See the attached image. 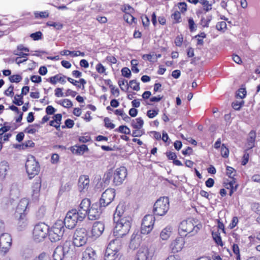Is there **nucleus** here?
I'll return each mask as SVG.
<instances>
[{"instance_id": "338daca9", "label": "nucleus", "mask_w": 260, "mask_h": 260, "mask_svg": "<svg viewBox=\"0 0 260 260\" xmlns=\"http://www.w3.org/2000/svg\"><path fill=\"white\" fill-rule=\"evenodd\" d=\"M30 80L32 82L39 83L41 82L42 78L40 76L32 75L30 77Z\"/></svg>"}, {"instance_id": "6e6d98bb", "label": "nucleus", "mask_w": 260, "mask_h": 260, "mask_svg": "<svg viewBox=\"0 0 260 260\" xmlns=\"http://www.w3.org/2000/svg\"><path fill=\"white\" fill-rule=\"evenodd\" d=\"M216 28L218 30H224L226 28V24L224 21L219 22L217 23Z\"/></svg>"}, {"instance_id": "c756f323", "label": "nucleus", "mask_w": 260, "mask_h": 260, "mask_svg": "<svg viewBox=\"0 0 260 260\" xmlns=\"http://www.w3.org/2000/svg\"><path fill=\"white\" fill-rule=\"evenodd\" d=\"M151 230L152 229H148V230L147 229H135L133 233L137 236H139L140 237L142 238V235L148 234L150 233Z\"/></svg>"}, {"instance_id": "f704fd0d", "label": "nucleus", "mask_w": 260, "mask_h": 260, "mask_svg": "<svg viewBox=\"0 0 260 260\" xmlns=\"http://www.w3.org/2000/svg\"><path fill=\"white\" fill-rule=\"evenodd\" d=\"M23 96L21 94H16L14 98L13 103L17 106H21L23 104Z\"/></svg>"}, {"instance_id": "1a4fd4ad", "label": "nucleus", "mask_w": 260, "mask_h": 260, "mask_svg": "<svg viewBox=\"0 0 260 260\" xmlns=\"http://www.w3.org/2000/svg\"><path fill=\"white\" fill-rule=\"evenodd\" d=\"M153 255L152 250L148 246H142L137 251L134 260H151Z\"/></svg>"}, {"instance_id": "864d4df0", "label": "nucleus", "mask_w": 260, "mask_h": 260, "mask_svg": "<svg viewBox=\"0 0 260 260\" xmlns=\"http://www.w3.org/2000/svg\"><path fill=\"white\" fill-rule=\"evenodd\" d=\"M14 86L11 85L5 91V94L8 96L12 97L14 95Z\"/></svg>"}, {"instance_id": "9b49d317", "label": "nucleus", "mask_w": 260, "mask_h": 260, "mask_svg": "<svg viewBox=\"0 0 260 260\" xmlns=\"http://www.w3.org/2000/svg\"><path fill=\"white\" fill-rule=\"evenodd\" d=\"M113 183L117 186L121 184L127 176V170L124 167H120L116 169L113 173Z\"/></svg>"}, {"instance_id": "052dcab7", "label": "nucleus", "mask_w": 260, "mask_h": 260, "mask_svg": "<svg viewBox=\"0 0 260 260\" xmlns=\"http://www.w3.org/2000/svg\"><path fill=\"white\" fill-rule=\"evenodd\" d=\"M95 68L97 72L100 74L104 73L106 71L105 68L101 63H98L96 66Z\"/></svg>"}, {"instance_id": "ddd939ff", "label": "nucleus", "mask_w": 260, "mask_h": 260, "mask_svg": "<svg viewBox=\"0 0 260 260\" xmlns=\"http://www.w3.org/2000/svg\"><path fill=\"white\" fill-rule=\"evenodd\" d=\"M50 229H34L32 237L37 242L43 241L47 236L48 230Z\"/></svg>"}, {"instance_id": "ea45409f", "label": "nucleus", "mask_w": 260, "mask_h": 260, "mask_svg": "<svg viewBox=\"0 0 260 260\" xmlns=\"http://www.w3.org/2000/svg\"><path fill=\"white\" fill-rule=\"evenodd\" d=\"M90 229L91 230L90 232L91 233V236L95 238H96L99 237L100 236H101L102 235V234L103 233L104 230V229H102V230H101V229Z\"/></svg>"}, {"instance_id": "a211bd4d", "label": "nucleus", "mask_w": 260, "mask_h": 260, "mask_svg": "<svg viewBox=\"0 0 260 260\" xmlns=\"http://www.w3.org/2000/svg\"><path fill=\"white\" fill-rule=\"evenodd\" d=\"M29 50L23 45L20 44L17 46V48L14 51V54L21 57H26L29 55Z\"/></svg>"}, {"instance_id": "0e129e2a", "label": "nucleus", "mask_w": 260, "mask_h": 260, "mask_svg": "<svg viewBox=\"0 0 260 260\" xmlns=\"http://www.w3.org/2000/svg\"><path fill=\"white\" fill-rule=\"evenodd\" d=\"M188 25H189V28L190 29V31H194L196 29H195V27H194L195 23H194L193 18H189L188 19Z\"/></svg>"}, {"instance_id": "20e7f679", "label": "nucleus", "mask_w": 260, "mask_h": 260, "mask_svg": "<svg viewBox=\"0 0 260 260\" xmlns=\"http://www.w3.org/2000/svg\"><path fill=\"white\" fill-rule=\"evenodd\" d=\"M115 197V190L113 188H108L102 194L98 203V208L100 209L101 213L103 209L112 202Z\"/></svg>"}, {"instance_id": "a18cd8bd", "label": "nucleus", "mask_w": 260, "mask_h": 260, "mask_svg": "<svg viewBox=\"0 0 260 260\" xmlns=\"http://www.w3.org/2000/svg\"><path fill=\"white\" fill-rule=\"evenodd\" d=\"M105 126L107 128L113 129L115 127V125L111 122V120L108 117L104 118Z\"/></svg>"}, {"instance_id": "680f3d73", "label": "nucleus", "mask_w": 260, "mask_h": 260, "mask_svg": "<svg viewBox=\"0 0 260 260\" xmlns=\"http://www.w3.org/2000/svg\"><path fill=\"white\" fill-rule=\"evenodd\" d=\"M142 21V24L144 27H147L150 24V20L149 18L146 16L145 15L144 16L141 17Z\"/></svg>"}, {"instance_id": "79ce46f5", "label": "nucleus", "mask_w": 260, "mask_h": 260, "mask_svg": "<svg viewBox=\"0 0 260 260\" xmlns=\"http://www.w3.org/2000/svg\"><path fill=\"white\" fill-rule=\"evenodd\" d=\"M200 3L204 7V10L206 12H208L212 9V5L209 3L207 0H200Z\"/></svg>"}, {"instance_id": "5fc2aeb1", "label": "nucleus", "mask_w": 260, "mask_h": 260, "mask_svg": "<svg viewBox=\"0 0 260 260\" xmlns=\"http://www.w3.org/2000/svg\"><path fill=\"white\" fill-rule=\"evenodd\" d=\"M124 20L128 23L132 24L135 22L136 18L133 16L131 14H125L124 15Z\"/></svg>"}, {"instance_id": "72a5a7b5", "label": "nucleus", "mask_w": 260, "mask_h": 260, "mask_svg": "<svg viewBox=\"0 0 260 260\" xmlns=\"http://www.w3.org/2000/svg\"><path fill=\"white\" fill-rule=\"evenodd\" d=\"M34 16L36 19L47 18L49 17V12L48 11L34 12Z\"/></svg>"}, {"instance_id": "2f4dec72", "label": "nucleus", "mask_w": 260, "mask_h": 260, "mask_svg": "<svg viewBox=\"0 0 260 260\" xmlns=\"http://www.w3.org/2000/svg\"><path fill=\"white\" fill-rule=\"evenodd\" d=\"M114 131L125 135L131 134V131L129 128L126 125H120L118 128L115 129Z\"/></svg>"}, {"instance_id": "a878e982", "label": "nucleus", "mask_w": 260, "mask_h": 260, "mask_svg": "<svg viewBox=\"0 0 260 260\" xmlns=\"http://www.w3.org/2000/svg\"><path fill=\"white\" fill-rule=\"evenodd\" d=\"M66 78L69 82H70L71 83H72L78 88H81L82 86V89H84V85L86 84V81L83 78L80 79L79 81L74 80L70 77H66Z\"/></svg>"}, {"instance_id": "423d86ee", "label": "nucleus", "mask_w": 260, "mask_h": 260, "mask_svg": "<svg viewBox=\"0 0 260 260\" xmlns=\"http://www.w3.org/2000/svg\"><path fill=\"white\" fill-rule=\"evenodd\" d=\"M86 232V229H77L73 237V243L74 246L81 247L86 243L87 240Z\"/></svg>"}, {"instance_id": "6ab92c4d", "label": "nucleus", "mask_w": 260, "mask_h": 260, "mask_svg": "<svg viewBox=\"0 0 260 260\" xmlns=\"http://www.w3.org/2000/svg\"><path fill=\"white\" fill-rule=\"evenodd\" d=\"M41 187V179L40 177L35 179L32 186V196L34 198L39 197Z\"/></svg>"}, {"instance_id": "8fccbe9b", "label": "nucleus", "mask_w": 260, "mask_h": 260, "mask_svg": "<svg viewBox=\"0 0 260 260\" xmlns=\"http://www.w3.org/2000/svg\"><path fill=\"white\" fill-rule=\"evenodd\" d=\"M221 154L222 157L224 158H226L229 156V150L228 148H226L224 144H222L221 148Z\"/></svg>"}, {"instance_id": "4be33fe9", "label": "nucleus", "mask_w": 260, "mask_h": 260, "mask_svg": "<svg viewBox=\"0 0 260 260\" xmlns=\"http://www.w3.org/2000/svg\"><path fill=\"white\" fill-rule=\"evenodd\" d=\"M95 252L91 248H87L83 253L82 260H94Z\"/></svg>"}, {"instance_id": "f3484780", "label": "nucleus", "mask_w": 260, "mask_h": 260, "mask_svg": "<svg viewBox=\"0 0 260 260\" xmlns=\"http://www.w3.org/2000/svg\"><path fill=\"white\" fill-rule=\"evenodd\" d=\"M70 150L73 154L79 155H83L85 152L89 151L87 146L85 144L72 146L70 147Z\"/></svg>"}, {"instance_id": "9d476101", "label": "nucleus", "mask_w": 260, "mask_h": 260, "mask_svg": "<svg viewBox=\"0 0 260 260\" xmlns=\"http://www.w3.org/2000/svg\"><path fill=\"white\" fill-rule=\"evenodd\" d=\"M12 238L11 235L6 233H2L0 237V251L4 254L8 252L12 245Z\"/></svg>"}, {"instance_id": "7ed1b4c3", "label": "nucleus", "mask_w": 260, "mask_h": 260, "mask_svg": "<svg viewBox=\"0 0 260 260\" xmlns=\"http://www.w3.org/2000/svg\"><path fill=\"white\" fill-rule=\"evenodd\" d=\"M169 199L167 197L159 198L153 205V212L157 216L165 215L169 209Z\"/></svg>"}, {"instance_id": "aec40b11", "label": "nucleus", "mask_w": 260, "mask_h": 260, "mask_svg": "<svg viewBox=\"0 0 260 260\" xmlns=\"http://www.w3.org/2000/svg\"><path fill=\"white\" fill-rule=\"evenodd\" d=\"M64 255L65 251L63 246H58L54 251L53 260H63Z\"/></svg>"}, {"instance_id": "393cba45", "label": "nucleus", "mask_w": 260, "mask_h": 260, "mask_svg": "<svg viewBox=\"0 0 260 260\" xmlns=\"http://www.w3.org/2000/svg\"><path fill=\"white\" fill-rule=\"evenodd\" d=\"M53 118V120L50 121V125L58 129L60 126L62 115L61 114H57L54 115Z\"/></svg>"}, {"instance_id": "c03bdc74", "label": "nucleus", "mask_w": 260, "mask_h": 260, "mask_svg": "<svg viewBox=\"0 0 260 260\" xmlns=\"http://www.w3.org/2000/svg\"><path fill=\"white\" fill-rule=\"evenodd\" d=\"M246 95V90L245 88H240L238 89L236 93V98H240L242 99L245 97Z\"/></svg>"}, {"instance_id": "0eeeda50", "label": "nucleus", "mask_w": 260, "mask_h": 260, "mask_svg": "<svg viewBox=\"0 0 260 260\" xmlns=\"http://www.w3.org/2000/svg\"><path fill=\"white\" fill-rule=\"evenodd\" d=\"M25 169L30 179L38 174L40 171V166L34 157L28 159L25 162Z\"/></svg>"}, {"instance_id": "de8ad7c7", "label": "nucleus", "mask_w": 260, "mask_h": 260, "mask_svg": "<svg viewBox=\"0 0 260 260\" xmlns=\"http://www.w3.org/2000/svg\"><path fill=\"white\" fill-rule=\"evenodd\" d=\"M121 74L123 77L127 78H129L132 75L130 70L127 67H124L122 69Z\"/></svg>"}, {"instance_id": "6e6552de", "label": "nucleus", "mask_w": 260, "mask_h": 260, "mask_svg": "<svg viewBox=\"0 0 260 260\" xmlns=\"http://www.w3.org/2000/svg\"><path fill=\"white\" fill-rule=\"evenodd\" d=\"M83 219L80 218V215L76 209H72L66 214V228H75L78 221H81Z\"/></svg>"}, {"instance_id": "69168bd1", "label": "nucleus", "mask_w": 260, "mask_h": 260, "mask_svg": "<svg viewBox=\"0 0 260 260\" xmlns=\"http://www.w3.org/2000/svg\"><path fill=\"white\" fill-rule=\"evenodd\" d=\"M59 156L56 153L52 154L51 158V162L53 164H57L59 161Z\"/></svg>"}, {"instance_id": "39448f33", "label": "nucleus", "mask_w": 260, "mask_h": 260, "mask_svg": "<svg viewBox=\"0 0 260 260\" xmlns=\"http://www.w3.org/2000/svg\"><path fill=\"white\" fill-rule=\"evenodd\" d=\"M118 206L117 207L115 212L113 215V221L116 224L115 228H131L132 219L130 217H121V212L118 210Z\"/></svg>"}, {"instance_id": "e433bc0d", "label": "nucleus", "mask_w": 260, "mask_h": 260, "mask_svg": "<svg viewBox=\"0 0 260 260\" xmlns=\"http://www.w3.org/2000/svg\"><path fill=\"white\" fill-rule=\"evenodd\" d=\"M171 233L170 229H163L160 233V237L162 240H165L169 238Z\"/></svg>"}, {"instance_id": "e2e57ef3", "label": "nucleus", "mask_w": 260, "mask_h": 260, "mask_svg": "<svg viewBox=\"0 0 260 260\" xmlns=\"http://www.w3.org/2000/svg\"><path fill=\"white\" fill-rule=\"evenodd\" d=\"M252 209L257 214L260 215V204L258 203H253L252 205Z\"/></svg>"}, {"instance_id": "473e14b6", "label": "nucleus", "mask_w": 260, "mask_h": 260, "mask_svg": "<svg viewBox=\"0 0 260 260\" xmlns=\"http://www.w3.org/2000/svg\"><path fill=\"white\" fill-rule=\"evenodd\" d=\"M212 19V16L211 15H208L206 19L204 17H202L200 23L204 27H208L209 23Z\"/></svg>"}, {"instance_id": "a19ab883", "label": "nucleus", "mask_w": 260, "mask_h": 260, "mask_svg": "<svg viewBox=\"0 0 260 260\" xmlns=\"http://www.w3.org/2000/svg\"><path fill=\"white\" fill-rule=\"evenodd\" d=\"M128 86L136 91H139L140 89V83L138 82L136 80H131L128 83Z\"/></svg>"}, {"instance_id": "f8f14e48", "label": "nucleus", "mask_w": 260, "mask_h": 260, "mask_svg": "<svg viewBox=\"0 0 260 260\" xmlns=\"http://www.w3.org/2000/svg\"><path fill=\"white\" fill-rule=\"evenodd\" d=\"M47 235L52 242L59 241L62 237L64 230L62 229H50L48 230Z\"/></svg>"}, {"instance_id": "58836bf2", "label": "nucleus", "mask_w": 260, "mask_h": 260, "mask_svg": "<svg viewBox=\"0 0 260 260\" xmlns=\"http://www.w3.org/2000/svg\"><path fill=\"white\" fill-rule=\"evenodd\" d=\"M224 184H224V186L226 188L230 189V191L229 192V195L230 196H232V194H233L234 192L236 191V190L237 189L238 185L236 184L235 186H232V183H227L226 184L225 183H224Z\"/></svg>"}, {"instance_id": "3c124183", "label": "nucleus", "mask_w": 260, "mask_h": 260, "mask_svg": "<svg viewBox=\"0 0 260 260\" xmlns=\"http://www.w3.org/2000/svg\"><path fill=\"white\" fill-rule=\"evenodd\" d=\"M30 37L35 41L39 40L42 39V33L40 31H37L31 34Z\"/></svg>"}, {"instance_id": "b1692460", "label": "nucleus", "mask_w": 260, "mask_h": 260, "mask_svg": "<svg viewBox=\"0 0 260 260\" xmlns=\"http://www.w3.org/2000/svg\"><path fill=\"white\" fill-rule=\"evenodd\" d=\"M256 134L255 132L253 131H251L248 135V137L247 138V145L248 147V149L246 150L252 149L254 147V143L255 140Z\"/></svg>"}, {"instance_id": "7c9ffc66", "label": "nucleus", "mask_w": 260, "mask_h": 260, "mask_svg": "<svg viewBox=\"0 0 260 260\" xmlns=\"http://www.w3.org/2000/svg\"><path fill=\"white\" fill-rule=\"evenodd\" d=\"M64 78L59 74L51 77L49 78V82L52 84H55L58 82H63Z\"/></svg>"}, {"instance_id": "dca6fc26", "label": "nucleus", "mask_w": 260, "mask_h": 260, "mask_svg": "<svg viewBox=\"0 0 260 260\" xmlns=\"http://www.w3.org/2000/svg\"><path fill=\"white\" fill-rule=\"evenodd\" d=\"M155 222V217L152 215H146L142 221L141 228H153Z\"/></svg>"}, {"instance_id": "f03ea898", "label": "nucleus", "mask_w": 260, "mask_h": 260, "mask_svg": "<svg viewBox=\"0 0 260 260\" xmlns=\"http://www.w3.org/2000/svg\"><path fill=\"white\" fill-rule=\"evenodd\" d=\"M121 248V242L119 240L116 239L111 241L105 250L104 260H117L116 258L120 254Z\"/></svg>"}, {"instance_id": "49530a36", "label": "nucleus", "mask_w": 260, "mask_h": 260, "mask_svg": "<svg viewBox=\"0 0 260 260\" xmlns=\"http://www.w3.org/2000/svg\"><path fill=\"white\" fill-rule=\"evenodd\" d=\"M35 143L32 140H28L23 143L21 146L23 149L32 148L35 146Z\"/></svg>"}, {"instance_id": "bf43d9fd", "label": "nucleus", "mask_w": 260, "mask_h": 260, "mask_svg": "<svg viewBox=\"0 0 260 260\" xmlns=\"http://www.w3.org/2000/svg\"><path fill=\"white\" fill-rule=\"evenodd\" d=\"M25 131L28 134H34L37 132V129L33 125H30L25 128Z\"/></svg>"}, {"instance_id": "37998d69", "label": "nucleus", "mask_w": 260, "mask_h": 260, "mask_svg": "<svg viewBox=\"0 0 260 260\" xmlns=\"http://www.w3.org/2000/svg\"><path fill=\"white\" fill-rule=\"evenodd\" d=\"M244 101H241L240 102L239 101H234L232 103V107L236 110H240L241 108L244 105Z\"/></svg>"}, {"instance_id": "4468645a", "label": "nucleus", "mask_w": 260, "mask_h": 260, "mask_svg": "<svg viewBox=\"0 0 260 260\" xmlns=\"http://www.w3.org/2000/svg\"><path fill=\"white\" fill-rule=\"evenodd\" d=\"M89 186V179L88 176H81L78 180V189L80 192L87 190Z\"/></svg>"}, {"instance_id": "c9c22d12", "label": "nucleus", "mask_w": 260, "mask_h": 260, "mask_svg": "<svg viewBox=\"0 0 260 260\" xmlns=\"http://www.w3.org/2000/svg\"><path fill=\"white\" fill-rule=\"evenodd\" d=\"M171 17L174 20L173 22V24L178 23L181 21V14L178 11H176L171 15Z\"/></svg>"}, {"instance_id": "f257e3e1", "label": "nucleus", "mask_w": 260, "mask_h": 260, "mask_svg": "<svg viewBox=\"0 0 260 260\" xmlns=\"http://www.w3.org/2000/svg\"><path fill=\"white\" fill-rule=\"evenodd\" d=\"M89 199L85 198L83 199L79 205L78 211L80 218L83 219L86 215L90 220L96 219L100 216L101 211L98 208V203L93 204L91 206Z\"/></svg>"}, {"instance_id": "4d7b16f0", "label": "nucleus", "mask_w": 260, "mask_h": 260, "mask_svg": "<svg viewBox=\"0 0 260 260\" xmlns=\"http://www.w3.org/2000/svg\"><path fill=\"white\" fill-rule=\"evenodd\" d=\"M183 37L182 35L177 36L175 39V44L177 46L180 47L183 42Z\"/></svg>"}, {"instance_id": "412c9836", "label": "nucleus", "mask_w": 260, "mask_h": 260, "mask_svg": "<svg viewBox=\"0 0 260 260\" xmlns=\"http://www.w3.org/2000/svg\"><path fill=\"white\" fill-rule=\"evenodd\" d=\"M142 240V237L137 236L133 233L129 243V248L133 250L138 248L140 245Z\"/></svg>"}, {"instance_id": "4c0bfd02", "label": "nucleus", "mask_w": 260, "mask_h": 260, "mask_svg": "<svg viewBox=\"0 0 260 260\" xmlns=\"http://www.w3.org/2000/svg\"><path fill=\"white\" fill-rule=\"evenodd\" d=\"M9 79L11 83H19L22 80V77L19 74H15L10 76Z\"/></svg>"}, {"instance_id": "603ef678", "label": "nucleus", "mask_w": 260, "mask_h": 260, "mask_svg": "<svg viewBox=\"0 0 260 260\" xmlns=\"http://www.w3.org/2000/svg\"><path fill=\"white\" fill-rule=\"evenodd\" d=\"M159 110H149L147 112V116L149 118H153L155 117L158 113Z\"/></svg>"}, {"instance_id": "09e8293b", "label": "nucleus", "mask_w": 260, "mask_h": 260, "mask_svg": "<svg viewBox=\"0 0 260 260\" xmlns=\"http://www.w3.org/2000/svg\"><path fill=\"white\" fill-rule=\"evenodd\" d=\"M226 170V175L231 178H233V177L235 176V174H234V172H236V170L230 166H227Z\"/></svg>"}, {"instance_id": "bb28decb", "label": "nucleus", "mask_w": 260, "mask_h": 260, "mask_svg": "<svg viewBox=\"0 0 260 260\" xmlns=\"http://www.w3.org/2000/svg\"><path fill=\"white\" fill-rule=\"evenodd\" d=\"M188 229H178V234L181 236L180 238H182V237L188 236L190 237L197 233V231H194V229L188 231Z\"/></svg>"}, {"instance_id": "2eb2a0df", "label": "nucleus", "mask_w": 260, "mask_h": 260, "mask_svg": "<svg viewBox=\"0 0 260 260\" xmlns=\"http://www.w3.org/2000/svg\"><path fill=\"white\" fill-rule=\"evenodd\" d=\"M184 241L182 238H177L172 242L170 247L173 253L180 251L184 246Z\"/></svg>"}, {"instance_id": "c85d7f7f", "label": "nucleus", "mask_w": 260, "mask_h": 260, "mask_svg": "<svg viewBox=\"0 0 260 260\" xmlns=\"http://www.w3.org/2000/svg\"><path fill=\"white\" fill-rule=\"evenodd\" d=\"M129 229H114L113 235L117 238H122L129 232Z\"/></svg>"}, {"instance_id": "13d9d810", "label": "nucleus", "mask_w": 260, "mask_h": 260, "mask_svg": "<svg viewBox=\"0 0 260 260\" xmlns=\"http://www.w3.org/2000/svg\"><path fill=\"white\" fill-rule=\"evenodd\" d=\"M165 154L169 160H173V161L177 158L175 153L172 151H167L165 153Z\"/></svg>"}, {"instance_id": "774afa93", "label": "nucleus", "mask_w": 260, "mask_h": 260, "mask_svg": "<svg viewBox=\"0 0 260 260\" xmlns=\"http://www.w3.org/2000/svg\"><path fill=\"white\" fill-rule=\"evenodd\" d=\"M178 8L182 13L185 12L187 10V5L184 2H180L178 4Z\"/></svg>"}, {"instance_id": "5701e85b", "label": "nucleus", "mask_w": 260, "mask_h": 260, "mask_svg": "<svg viewBox=\"0 0 260 260\" xmlns=\"http://www.w3.org/2000/svg\"><path fill=\"white\" fill-rule=\"evenodd\" d=\"M217 230L216 231H213L212 232V235L213 239L214 242L218 245L220 246H222L223 245V242L221 240V236L220 235V233L219 232V229L221 230L223 233H225V229H217Z\"/></svg>"}, {"instance_id": "cd10ccee", "label": "nucleus", "mask_w": 260, "mask_h": 260, "mask_svg": "<svg viewBox=\"0 0 260 260\" xmlns=\"http://www.w3.org/2000/svg\"><path fill=\"white\" fill-rule=\"evenodd\" d=\"M144 124V121L141 117H138L131 120V126L135 129H141Z\"/></svg>"}]
</instances>
